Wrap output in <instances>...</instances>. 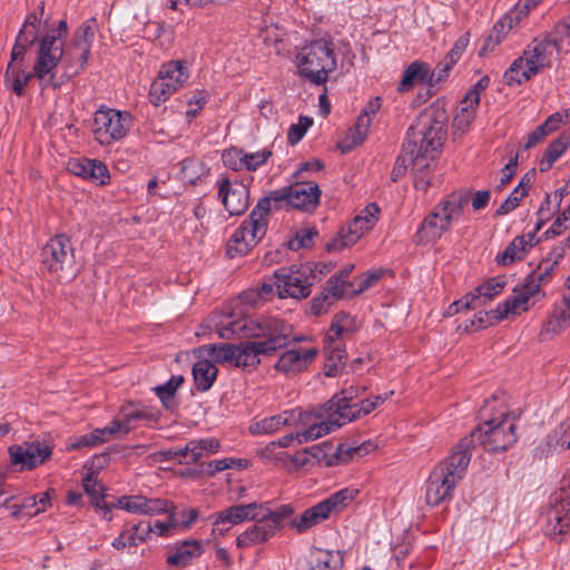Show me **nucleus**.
I'll return each mask as SVG.
<instances>
[{"label": "nucleus", "mask_w": 570, "mask_h": 570, "mask_svg": "<svg viewBox=\"0 0 570 570\" xmlns=\"http://www.w3.org/2000/svg\"><path fill=\"white\" fill-rule=\"evenodd\" d=\"M219 335L223 338L236 335L262 340L242 342L238 345L227 343L204 345L199 348L202 355L210 356L219 363L254 367L259 363V355H272L288 344L292 326L276 317L242 318L224 325L219 330Z\"/></svg>", "instance_id": "f257e3e1"}, {"label": "nucleus", "mask_w": 570, "mask_h": 570, "mask_svg": "<svg viewBox=\"0 0 570 570\" xmlns=\"http://www.w3.org/2000/svg\"><path fill=\"white\" fill-rule=\"evenodd\" d=\"M471 456L472 439L462 438L428 479L425 501L429 505H439L451 499L454 488L466 472Z\"/></svg>", "instance_id": "f03ea898"}, {"label": "nucleus", "mask_w": 570, "mask_h": 570, "mask_svg": "<svg viewBox=\"0 0 570 570\" xmlns=\"http://www.w3.org/2000/svg\"><path fill=\"white\" fill-rule=\"evenodd\" d=\"M448 115L444 107L433 104L419 116L416 124L411 126L409 137L417 148L412 159L413 169L429 166L428 160L434 159L445 138Z\"/></svg>", "instance_id": "7ed1b4c3"}, {"label": "nucleus", "mask_w": 570, "mask_h": 570, "mask_svg": "<svg viewBox=\"0 0 570 570\" xmlns=\"http://www.w3.org/2000/svg\"><path fill=\"white\" fill-rule=\"evenodd\" d=\"M361 391L364 392L365 386L351 385L315 411L317 414H323L317 420V424L326 426V434L362 415L368 414L375 409V404L370 399L353 402Z\"/></svg>", "instance_id": "20e7f679"}, {"label": "nucleus", "mask_w": 570, "mask_h": 570, "mask_svg": "<svg viewBox=\"0 0 570 570\" xmlns=\"http://www.w3.org/2000/svg\"><path fill=\"white\" fill-rule=\"evenodd\" d=\"M322 416V413L317 414L314 410L303 412L299 409H294L258 420L250 425L249 430L253 434H271L282 426L295 425L301 429L296 432V438L297 443L302 444L326 434V426L317 424V420Z\"/></svg>", "instance_id": "39448f33"}, {"label": "nucleus", "mask_w": 570, "mask_h": 570, "mask_svg": "<svg viewBox=\"0 0 570 570\" xmlns=\"http://www.w3.org/2000/svg\"><path fill=\"white\" fill-rule=\"evenodd\" d=\"M466 204L465 194H451L438 203L421 223L416 233L417 242L428 244L439 240L461 217Z\"/></svg>", "instance_id": "423d86ee"}, {"label": "nucleus", "mask_w": 570, "mask_h": 570, "mask_svg": "<svg viewBox=\"0 0 570 570\" xmlns=\"http://www.w3.org/2000/svg\"><path fill=\"white\" fill-rule=\"evenodd\" d=\"M271 212V198H262L249 217L245 219L230 236L226 254L234 258L246 255L265 236L267 230V216Z\"/></svg>", "instance_id": "0eeeda50"}, {"label": "nucleus", "mask_w": 570, "mask_h": 570, "mask_svg": "<svg viewBox=\"0 0 570 570\" xmlns=\"http://www.w3.org/2000/svg\"><path fill=\"white\" fill-rule=\"evenodd\" d=\"M296 65L299 75L315 85L327 81L328 75L336 69V58L333 43L320 39L299 51L296 56Z\"/></svg>", "instance_id": "6e6552de"}, {"label": "nucleus", "mask_w": 570, "mask_h": 570, "mask_svg": "<svg viewBox=\"0 0 570 570\" xmlns=\"http://www.w3.org/2000/svg\"><path fill=\"white\" fill-rule=\"evenodd\" d=\"M558 53L553 43L549 40H534L523 55L513 61L504 72L505 83L509 86L521 85L535 76L542 68L550 66Z\"/></svg>", "instance_id": "1a4fd4ad"}, {"label": "nucleus", "mask_w": 570, "mask_h": 570, "mask_svg": "<svg viewBox=\"0 0 570 570\" xmlns=\"http://www.w3.org/2000/svg\"><path fill=\"white\" fill-rule=\"evenodd\" d=\"M358 328L355 317L347 313L334 315L331 326L324 338V353L326 356L325 375L335 376L338 368L346 362L345 340Z\"/></svg>", "instance_id": "9d476101"}, {"label": "nucleus", "mask_w": 570, "mask_h": 570, "mask_svg": "<svg viewBox=\"0 0 570 570\" xmlns=\"http://www.w3.org/2000/svg\"><path fill=\"white\" fill-rule=\"evenodd\" d=\"M358 492L360 491L355 488L341 489L330 494L317 504L306 509L303 513L294 518L291 524L297 532H305L323 521L340 514L356 499Z\"/></svg>", "instance_id": "9b49d317"}, {"label": "nucleus", "mask_w": 570, "mask_h": 570, "mask_svg": "<svg viewBox=\"0 0 570 570\" xmlns=\"http://www.w3.org/2000/svg\"><path fill=\"white\" fill-rule=\"evenodd\" d=\"M131 126L129 112L102 106L94 114L91 131L100 145H110L126 137Z\"/></svg>", "instance_id": "f8f14e48"}, {"label": "nucleus", "mask_w": 570, "mask_h": 570, "mask_svg": "<svg viewBox=\"0 0 570 570\" xmlns=\"http://www.w3.org/2000/svg\"><path fill=\"white\" fill-rule=\"evenodd\" d=\"M190 76L188 63L184 60H170L161 65L157 77L150 85L149 101L159 106L183 88Z\"/></svg>", "instance_id": "ddd939ff"}, {"label": "nucleus", "mask_w": 570, "mask_h": 570, "mask_svg": "<svg viewBox=\"0 0 570 570\" xmlns=\"http://www.w3.org/2000/svg\"><path fill=\"white\" fill-rule=\"evenodd\" d=\"M465 438L472 439V448L478 439L488 452L505 451L517 441L515 423L508 416L491 419Z\"/></svg>", "instance_id": "4468645a"}, {"label": "nucleus", "mask_w": 570, "mask_h": 570, "mask_svg": "<svg viewBox=\"0 0 570 570\" xmlns=\"http://www.w3.org/2000/svg\"><path fill=\"white\" fill-rule=\"evenodd\" d=\"M538 282L535 277H525L502 304L491 311L493 320L499 322L529 311L538 299L544 296V293L539 291Z\"/></svg>", "instance_id": "2eb2a0df"}, {"label": "nucleus", "mask_w": 570, "mask_h": 570, "mask_svg": "<svg viewBox=\"0 0 570 570\" xmlns=\"http://www.w3.org/2000/svg\"><path fill=\"white\" fill-rule=\"evenodd\" d=\"M277 279V295L281 298H305L312 292L316 274L309 264H301L291 268L282 267L274 273Z\"/></svg>", "instance_id": "dca6fc26"}, {"label": "nucleus", "mask_w": 570, "mask_h": 570, "mask_svg": "<svg viewBox=\"0 0 570 570\" xmlns=\"http://www.w3.org/2000/svg\"><path fill=\"white\" fill-rule=\"evenodd\" d=\"M381 209L375 203L367 204L360 213L343 226L336 238L327 244L328 250H341L356 244L377 224Z\"/></svg>", "instance_id": "f3484780"}, {"label": "nucleus", "mask_w": 570, "mask_h": 570, "mask_svg": "<svg viewBox=\"0 0 570 570\" xmlns=\"http://www.w3.org/2000/svg\"><path fill=\"white\" fill-rule=\"evenodd\" d=\"M66 58V50L62 48V42L58 41L55 36H46L39 46L38 57L33 66L32 72L42 88H58L59 83L56 81V69L58 62Z\"/></svg>", "instance_id": "a211bd4d"}, {"label": "nucleus", "mask_w": 570, "mask_h": 570, "mask_svg": "<svg viewBox=\"0 0 570 570\" xmlns=\"http://www.w3.org/2000/svg\"><path fill=\"white\" fill-rule=\"evenodd\" d=\"M41 263L51 274L60 276L71 273L73 267V248L69 237L63 234L52 237L41 250Z\"/></svg>", "instance_id": "6ab92c4d"}, {"label": "nucleus", "mask_w": 570, "mask_h": 570, "mask_svg": "<svg viewBox=\"0 0 570 570\" xmlns=\"http://www.w3.org/2000/svg\"><path fill=\"white\" fill-rule=\"evenodd\" d=\"M320 196L321 190L316 184L307 180H297L282 194L274 191L267 198H271V204L273 202L286 200L294 208L311 212L318 205Z\"/></svg>", "instance_id": "aec40b11"}, {"label": "nucleus", "mask_w": 570, "mask_h": 570, "mask_svg": "<svg viewBox=\"0 0 570 570\" xmlns=\"http://www.w3.org/2000/svg\"><path fill=\"white\" fill-rule=\"evenodd\" d=\"M9 454L13 464L31 470L50 459L52 445L40 441L24 442L10 446Z\"/></svg>", "instance_id": "412c9836"}, {"label": "nucleus", "mask_w": 570, "mask_h": 570, "mask_svg": "<svg viewBox=\"0 0 570 570\" xmlns=\"http://www.w3.org/2000/svg\"><path fill=\"white\" fill-rule=\"evenodd\" d=\"M503 287V281L500 278H491L478 286L474 291L468 293L460 301L450 305L448 313L452 315L460 312L461 309H471L485 305L494 296L499 295Z\"/></svg>", "instance_id": "4be33fe9"}, {"label": "nucleus", "mask_w": 570, "mask_h": 570, "mask_svg": "<svg viewBox=\"0 0 570 570\" xmlns=\"http://www.w3.org/2000/svg\"><path fill=\"white\" fill-rule=\"evenodd\" d=\"M320 351L316 347H293L283 352L276 364L275 368L287 376L298 374L305 370L316 360Z\"/></svg>", "instance_id": "5701e85b"}, {"label": "nucleus", "mask_w": 570, "mask_h": 570, "mask_svg": "<svg viewBox=\"0 0 570 570\" xmlns=\"http://www.w3.org/2000/svg\"><path fill=\"white\" fill-rule=\"evenodd\" d=\"M218 195L229 215H240L248 207V186L243 180H222Z\"/></svg>", "instance_id": "b1692460"}, {"label": "nucleus", "mask_w": 570, "mask_h": 570, "mask_svg": "<svg viewBox=\"0 0 570 570\" xmlns=\"http://www.w3.org/2000/svg\"><path fill=\"white\" fill-rule=\"evenodd\" d=\"M94 36L92 27L82 23L76 31L72 43L66 49V58L69 59L71 67L75 66L73 73L83 69L89 58Z\"/></svg>", "instance_id": "393cba45"}, {"label": "nucleus", "mask_w": 570, "mask_h": 570, "mask_svg": "<svg viewBox=\"0 0 570 570\" xmlns=\"http://www.w3.org/2000/svg\"><path fill=\"white\" fill-rule=\"evenodd\" d=\"M539 229L540 224H538L532 230L513 238L505 249L497 256V263L500 265H511L515 262L522 261L539 243V238L537 236V232Z\"/></svg>", "instance_id": "a878e982"}, {"label": "nucleus", "mask_w": 570, "mask_h": 570, "mask_svg": "<svg viewBox=\"0 0 570 570\" xmlns=\"http://www.w3.org/2000/svg\"><path fill=\"white\" fill-rule=\"evenodd\" d=\"M547 520L557 534H566L570 531V495L568 493L560 491L551 497Z\"/></svg>", "instance_id": "bb28decb"}, {"label": "nucleus", "mask_w": 570, "mask_h": 570, "mask_svg": "<svg viewBox=\"0 0 570 570\" xmlns=\"http://www.w3.org/2000/svg\"><path fill=\"white\" fill-rule=\"evenodd\" d=\"M158 413L148 410L144 406L128 403L122 405L118 415L114 419L119 425L120 435H127L131 430L136 429L139 422H156L158 421Z\"/></svg>", "instance_id": "cd10ccee"}, {"label": "nucleus", "mask_w": 570, "mask_h": 570, "mask_svg": "<svg viewBox=\"0 0 570 570\" xmlns=\"http://www.w3.org/2000/svg\"><path fill=\"white\" fill-rule=\"evenodd\" d=\"M255 521V524L237 537L236 544L238 548H249L262 544L276 533L277 523L273 519H265L262 514L261 518H256Z\"/></svg>", "instance_id": "c85d7f7f"}, {"label": "nucleus", "mask_w": 570, "mask_h": 570, "mask_svg": "<svg viewBox=\"0 0 570 570\" xmlns=\"http://www.w3.org/2000/svg\"><path fill=\"white\" fill-rule=\"evenodd\" d=\"M263 505L257 503L232 505L217 513L215 524H238L261 518Z\"/></svg>", "instance_id": "c756f323"}, {"label": "nucleus", "mask_w": 570, "mask_h": 570, "mask_svg": "<svg viewBox=\"0 0 570 570\" xmlns=\"http://www.w3.org/2000/svg\"><path fill=\"white\" fill-rule=\"evenodd\" d=\"M67 170L70 175L79 178H109L110 173L107 166L98 159L71 158L67 163Z\"/></svg>", "instance_id": "7c9ffc66"}, {"label": "nucleus", "mask_w": 570, "mask_h": 570, "mask_svg": "<svg viewBox=\"0 0 570 570\" xmlns=\"http://www.w3.org/2000/svg\"><path fill=\"white\" fill-rule=\"evenodd\" d=\"M476 102V95H465L460 101L455 115L453 117L452 126L454 130L464 134L469 130L470 125L475 118L476 109L479 107Z\"/></svg>", "instance_id": "2f4dec72"}, {"label": "nucleus", "mask_w": 570, "mask_h": 570, "mask_svg": "<svg viewBox=\"0 0 570 570\" xmlns=\"http://www.w3.org/2000/svg\"><path fill=\"white\" fill-rule=\"evenodd\" d=\"M419 82L433 86V73L428 63L415 61L405 69L399 90L406 91Z\"/></svg>", "instance_id": "473e14b6"}, {"label": "nucleus", "mask_w": 570, "mask_h": 570, "mask_svg": "<svg viewBox=\"0 0 570 570\" xmlns=\"http://www.w3.org/2000/svg\"><path fill=\"white\" fill-rule=\"evenodd\" d=\"M82 488L85 493L90 498L91 504L102 510V517L111 520L110 509L105 503V488L100 484L92 473H88L82 479Z\"/></svg>", "instance_id": "72a5a7b5"}, {"label": "nucleus", "mask_w": 570, "mask_h": 570, "mask_svg": "<svg viewBox=\"0 0 570 570\" xmlns=\"http://www.w3.org/2000/svg\"><path fill=\"white\" fill-rule=\"evenodd\" d=\"M371 124V117H367L366 114H360L354 127L348 130L345 139L340 142V148L345 153L363 142L367 136Z\"/></svg>", "instance_id": "f704fd0d"}, {"label": "nucleus", "mask_w": 570, "mask_h": 570, "mask_svg": "<svg viewBox=\"0 0 570 570\" xmlns=\"http://www.w3.org/2000/svg\"><path fill=\"white\" fill-rule=\"evenodd\" d=\"M193 376L198 391H208L217 376V367L208 360H199L193 366Z\"/></svg>", "instance_id": "c9c22d12"}, {"label": "nucleus", "mask_w": 570, "mask_h": 570, "mask_svg": "<svg viewBox=\"0 0 570 570\" xmlns=\"http://www.w3.org/2000/svg\"><path fill=\"white\" fill-rule=\"evenodd\" d=\"M200 546L196 541H186L167 557V563L174 567H186L190 561L200 554Z\"/></svg>", "instance_id": "e433bc0d"}, {"label": "nucleus", "mask_w": 570, "mask_h": 570, "mask_svg": "<svg viewBox=\"0 0 570 570\" xmlns=\"http://www.w3.org/2000/svg\"><path fill=\"white\" fill-rule=\"evenodd\" d=\"M343 556L341 551L317 549L314 552L312 570H342Z\"/></svg>", "instance_id": "4c0bfd02"}, {"label": "nucleus", "mask_w": 570, "mask_h": 570, "mask_svg": "<svg viewBox=\"0 0 570 570\" xmlns=\"http://www.w3.org/2000/svg\"><path fill=\"white\" fill-rule=\"evenodd\" d=\"M512 28V18L504 17L499 22H497L484 40L483 46L480 49L479 55L484 56L489 51H492L497 46H499L502 39L505 37L508 31Z\"/></svg>", "instance_id": "58836bf2"}, {"label": "nucleus", "mask_w": 570, "mask_h": 570, "mask_svg": "<svg viewBox=\"0 0 570 570\" xmlns=\"http://www.w3.org/2000/svg\"><path fill=\"white\" fill-rule=\"evenodd\" d=\"M219 448V441L214 438L191 440L186 444V451L191 452V459L188 461L198 462L202 458L218 452Z\"/></svg>", "instance_id": "ea45409f"}, {"label": "nucleus", "mask_w": 570, "mask_h": 570, "mask_svg": "<svg viewBox=\"0 0 570 570\" xmlns=\"http://www.w3.org/2000/svg\"><path fill=\"white\" fill-rule=\"evenodd\" d=\"M33 77L32 71L26 72L20 66L16 67L13 62H9L6 72V83L16 95L21 96L26 85Z\"/></svg>", "instance_id": "a19ab883"}, {"label": "nucleus", "mask_w": 570, "mask_h": 570, "mask_svg": "<svg viewBox=\"0 0 570 570\" xmlns=\"http://www.w3.org/2000/svg\"><path fill=\"white\" fill-rule=\"evenodd\" d=\"M529 180H520L519 185L512 190L509 197L497 209V215L501 216L512 212L527 195L529 190Z\"/></svg>", "instance_id": "79ce46f5"}, {"label": "nucleus", "mask_w": 570, "mask_h": 570, "mask_svg": "<svg viewBox=\"0 0 570 570\" xmlns=\"http://www.w3.org/2000/svg\"><path fill=\"white\" fill-rule=\"evenodd\" d=\"M35 35L27 31L20 30L16 43L12 48L11 52V61L16 67L20 66V61L23 59L27 47L31 46L35 42Z\"/></svg>", "instance_id": "37998d69"}, {"label": "nucleus", "mask_w": 570, "mask_h": 570, "mask_svg": "<svg viewBox=\"0 0 570 570\" xmlns=\"http://www.w3.org/2000/svg\"><path fill=\"white\" fill-rule=\"evenodd\" d=\"M142 511L145 515H156L160 513H170L174 510L171 502L160 498H146L142 495Z\"/></svg>", "instance_id": "c03bdc74"}, {"label": "nucleus", "mask_w": 570, "mask_h": 570, "mask_svg": "<svg viewBox=\"0 0 570 570\" xmlns=\"http://www.w3.org/2000/svg\"><path fill=\"white\" fill-rule=\"evenodd\" d=\"M547 39L550 43H553L558 52L568 50L570 47V26L568 23H559L553 33Z\"/></svg>", "instance_id": "a18cd8bd"}, {"label": "nucleus", "mask_w": 570, "mask_h": 570, "mask_svg": "<svg viewBox=\"0 0 570 570\" xmlns=\"http://www.w3.org/2000/svg\"><path fill=\"white\" fill-rule=\"evenodd\" d=\"M317 232L313 227H305L298 229L294 237L288 242V247L292 250H299L302 248H307L313 244V239L316 236Z\"/></svg>", "instance_id": "49530a36"}, {"label": "nucleus", "mask_w": 570, "mask_h": 570, "mask_svg": "<svg viewBox=\"0 0 570 570\" xmlns=\"http://www.w3.org/2000/svg\"><path fill=\"white\" fill-rule=\"evenodd\" d=\"M272 156V151L268 149H262L256 153L244 151V169L248 171H255L262 165H264Z\"/></svg>", "instance_id": "de8ad7c7"}, {"label": "nucleus", "mask_w": 570, "mask_h": 570, "mask_svg": "<svg viewBox=\"0 0 570 570\" xmlns=\"http://www.w3.org/2000/svg\"><path fill=\"white\" fill-rule=\"evenodd\" d=\"M313 120L308 117L301 116L297 124H293L287 134V140L291 145L297 144L312 126Z\"/></svg>", "instance_id": "09e8293b"}, {"label": "nucleus", "mask_w": 570, "mask_h": 570, "mask_svg": "<svg viewBox=\"0 0 570 570\" xmlns=\"http://www.w3.org/2000/svg\"><path fill=\"white\" fill-rule=\"evenodd\" d=\"M368 446L366 444H362L360 446H351L348 444H340L336 450L337 459L342 462H348L355 458H361L367 453Z\"/></svg>", "instance_id": "8fccbe9b"}, {"label": "nucleus", "mask_w": 570, "mask_h": 570, "mask_svg": "<svg viewBox=\"0 0 570 570\" xmlns=\"http://www.w3.org/2000/svg\"><path fill=\"white\" fill-rule=\"evenodd\" d=\"M115 435H120V433L119 425L117 422H114V420L109 425L101 429H96L90 433V438L94 440L96 446L108 442Z\"/></svg>", "instance_id": "3c124183"}, {"label": "nucleus", "mask_w": 570, "mask_h": 570, "mask_svg": "<svg viewBox=\"0 0 570 570\" xmlns=\"http://www.w3.org/2000/svg\"><path fill=\"white\" fill-rule=\"evenodd\" d=\"M244 150L237 148H229L222 155L224 165L233 170L244 169Z\"/></svg>", "instance_id": "603ef678"}, {"label": "nucleus", "mask_w": 570, "mask_h": 570, "mask_svg": "<svg viewBox=\"0 0 570 570\" xmlns=\"http://www.w3.org/2000/svg\"><path fill=\"white\" fill-rule=\"evenodd\" d=\"M142 495H125L118 499L116 507L130 513L141 514Z\"/></svg>", "instance_id": "864d4df0"}, {"label": "nucleus", "mask_w": 570, "mask_h": 570, "mask_svg": "<svg viewBox=\"0 0 570 570\" xmlns=\"http://www.w3.org/2000/svg\"><path fill=\"white\" fill-rule=\"evenodd\" d=\"M570 228V205L566 210L560 213L554 219L551 227L546 232L547 235L558 236L563 234L566 230Z\"/></svg>", "instance_id": "5fc2aeb1"}, {"label": "nucleus", "mask_w": 570, "mask_h": 570, "mask_svg": "<svg viewBox=\"0 0 570 570\" xmlns=\"http://www.w3.org/2000/svg\"><path fill=\"white\" fill-rule=\"evenodd\" d=\"M184 377L173 376L168 382L165 384L158 385L155 387L156 394L159 396L160 400L165 401L166 399L173 397L177 389L183 384Z\"/></svg>", "instance_id": "6e6d98bb"}, {"label": "nucleus", "mask_w": 570, "mask_h": 570, "mask_svg": "<svg viewBox=\"0 0 570 570\" xmlns=\"http://www.w3.org/2000/svg\"><path fill=\"white\" fill-rule=\"evenodd\" d=\"M568 122H570V108L552 114L541 126L547 130L548 134H550L557 130L561 124Z\"/></svg>", "instance_id": "4d7b16f0"}, {"label": "nucleus", "mask_w": 570, "mask_h": 570, "mask_svg": "<svg viewBox=\"0 0 570 570\" xmlns=\"http://www.w3.org/2000/svg\"><path fill=\"white\" fill-rule=\"evenodd\" d=\"M43 12H45V6H43V3H40L37 11L32 12L31 14H29L27 17V19L21 28V30H27V31L33 33L35 40H37V37H38L39 26H40V21L43 16Z\"/></svg>", "instance_id": "13d9d810"}, {"label": "nucleus", "mask_w": 570, "mask_h": 570, "mask_svg": "<svg viewBox=\"0 0 570 570\" xmlns=\"http://www.w3.org/2000/svg\"><path fill=\"white\" fill-rule=\"evenodd\" d=\"M323 174V164L313 159L299 165V167L293 173V178H297L298 176H314Z\"/></svg>", "instance_id": "bf43d9fd"}, {"label": "nucleus", "mask_w": 570, "mask_h": 570, "mask_svg": "<svg viewBox=\"0 0 570 570\" xmlns=\"http://www.w3.org/2000/svg\"><path fill=\"white\" fill-rule=\"evenodd\" d=\"M570 146V129L563 131L556 140H553L547 150L559 158Z\"/></svg>", "instance_id": "052dcab7"}, {"label": "nucleus", "mask_w": 570, "mask_h": 570, "mask_svg": "<svg viewBox=\"0 0 570 570\" xmlns=\"http://www.w3.org/2000/svg\"><path fill=\"white\" fill-rule=\"evenodd\" d=\"M334 302L330 294L323 291L321 295L313 298L311 305L312 313L316 316L326 313Z\"/></svg>", "instance_id": "680f3d73"}, {"label": "nucleus", "mask_w": 570, "mask_h": 570, "mask_svg": "<svg viewBox=\"0 0 570 570\" xmlns=\"http://www.w3.org/2000/svg\"><path fill=\"white\" fill-rule=\"evenodd\" d=\"M236 463H237V460L230 459V458L213 460L206 464L205 472L207 473V475L213 476L217 472H222V471L234 468L236 465Z\"/></svg>", "instance_id": "e2e57ef3"}, {"label": "nucleus", "mask_w": 570, "mask_h": 570, "mask_svg": "<svg viewBox=\"0 0 570 570\" xmlns=\"http://www.w3.org/2000/svg\"><path fill=\"white\" fill-rule=\"evenodd\" d=\"M344 287H345V279L342 278V276H332L327 281V285L325 287V292L330 294V296L336 301L337 298L342 297L344 294Z\"/></svg>", "instance_id": "0e129e2a"}, {"label": "nucleus", "mask_w": 570, "mask_h": 570, "mask_svg": "<svg viewBox=\"0 0 570 570\" xmlns=\"http://www.w3.org/2000/svg\"><path fill=\"white\" fill-rule=\"evenodd\" d=\"M556 446L563 450L570 449V417L559 425L556 432Z\"/></svg>", "instance_id": "69168bd1"}, {"label": "nucleus", "mask_w": 570, "mask_h": 570, "mask_svg": "<svg viewBox=\"0 0 570 570\" xmlns=\"http://www.w3.org/2000/svg\"><path fill=\"white\" fill-rule=\"evenodd\" d=\"M180 174L186 178L199 179L205 175L200 164L195 159H186L181 163Z\"/></svg>", "instance_id": "338daca9"}, {"label": "nucleus", "mask_w": 570, "mask_h": 570, "mask_svg": "<svg viewBox=\"0 0 570 570\" xmlns=\"http://www.w3.org/2000/svg\"><path fill=\"white\" fill-rule=\"evenodd\" d=\"M468 45H469V36L468 35L461 36L455 41L453 48L445 56L448 59H450L449 63H456L458 60L461 58L462 53L465 51Z\"/></svg>", "instance_id": "774afa93"}]
</instances>
